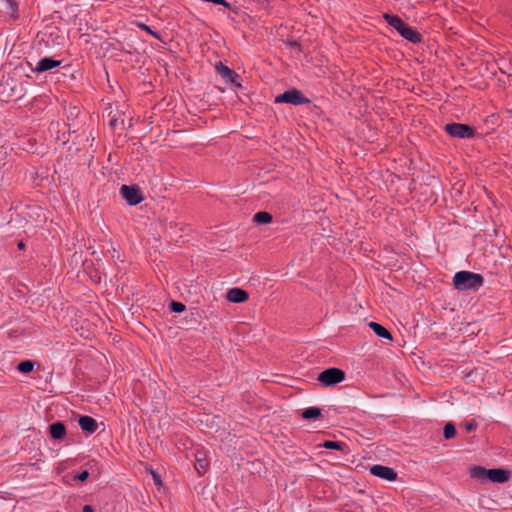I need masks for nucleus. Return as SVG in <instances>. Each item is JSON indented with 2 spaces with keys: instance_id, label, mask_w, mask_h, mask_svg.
I'll return each mask as SVG.
<instances>
[{
  "instance_id": "6",
  "label": "nucleus",
  "mask_w": 512,
  "mask_h": 512,
  "mask_svg": "<svg viewBox=\"0 0 512 512\" xmlns=\"http://www.w3.org/2000/svg\"><path fill=\"white\" fill-rule=\"evenodd\" d=\"M215 70L226 83L233 84L236 87H241V84L239 83L240 76L221 61L216 63Z\"/></svg>"
},
{
  "instance_id": "9",
  "label": "nucleus",
  "mask_w": 512,
  "mask_h": 512,
  "mask_svg": "<svg viewBox=\"0 0 512 512\" xmlns=\"http://www.w3.org/2000/svg\"><path fill=\"white\" fill-rule=\"evenodd\" d=\"M398 33L406 40L413 44H418L422 41V35L413 27L405 24Z\"/></svg>"
},
{
  "instance_id": "32",
  "label": "nucleus",
  "mask_w": 512,
  "mask_h": 512,
  "mask_svg": "<svg viewBox=\"0 0 512 512\" xmlns=\"http://www.w3.org/2000/svg\"><path fill=\"white\" fill-rule=\"evenodd\" d=\"M17 247H18V249L23 250L25 248V244L22 241H20L18 243Z\"/></svg>"
},
{
  "instance_id": "12",
  "label": "nucleus",
  "mask_w": 512,
  "mask_h": 512,
  "mask_svg": "<svg viewBox=\"0 0 512 512\" xmlns=\"http://www.w3.org/2000/svg\"><path fill=\"white\" fill-rule=\"evenodd\" d=\"M78 423H79L80 428L84 432H87L89 434H93L94 432H96V430L98 428L97 421L93 417H90V416H86V415L80 416L78 419Z\"/></svg>"
},
{
  "instance_id": "2",
  "label": "nucleus",
  "mask_w": 512,
  "mask_h": 512,
  "mask_svg": "<svg viewBox=\"0 0 512 512\" xmlns=\"http://www.w3.org/2000/svg\"><path fill=\"white\" fill-rule=\"evenodd\" d=\"M345 379V372L340 368H328L318 374L317 380L324 387L335 386Z\"/></svg>"
},
{
  "instance_id": "19",
  "label": "nucleus",
  "mask_w": 512,
  "mask_h": 512,
  "mask_svg": "<svg viewBox=\"0 0 512 512\" xmlns=\"http://www.w3.org/2000/svg\"><path fill=\"white\" fill-rule=\"evenodd\" d=\"M301 416L305 420L318 419L322 416V412L318 407H309L302 412Z\"/></svg>"
},
{
  "instance_id": "17",
  "label": "nucleus",
  "mask_w": 512,
  "mask_h": 512,
  "mask_svg": "<svg viewBox=\"0 0 512 512\" xmlns=\"http://www.w3.org/2000/svg\"><path fill=\"white\" fill-rule=\"evenodd\" d=\"M383 18L390 26L396 29L397 32L405 25L404 21L397 15L384 13Z\"/></svg>"
},
{
  "instance_id": "25",
  "label": "nucleus",
  "mask_w": 512,
  "mask_h": 512,
  "mask_svg": "<svg viewBox=\"0 0 512 512\" xmlns=\"http://www.w3.org/2000/svg\"><path fill=\"white\" fill-rule=\"evenodd\" d=\"M89 475H90V474H89V471H88V470H83L82 472H80V473H78V474L74 475V476H73V479H74L75 481L84 482L85 480H87V479H88Z\"/></svg>"
},
{
  "instance_id": "5",
  "label": "nucleus",
  "mask_w": 512,
  "mask_h": 512,
  "mask_svg": "<svg viewBox=\"0 0 512 512\" xmlns=\"http://www.w3.org/2000/svg\"><path fill=\"white\" fill-rule=\"evenodd\" d=\"M120 195L130 206L138 205L144 200L143 193L137 185H122Z\"/></svg>"
},
{
  "instance_id": "20",
  "label": "nucleus",
  "mask_w": 512,
  "mask_h": 512,
  "mask_svg": "<svg viewBox=\"0 0 512 512\" xmlns=\"http://www.w3.org/2000/svg\"><path fill=\"white\" fill-rule=\"evenodd\" d=\"M35 362L31 360H24L21 361L17 365V370L21 373L27 374L33 371Z\"/></svg>"
},
{
  "instance_id": "15",
  "label": "nucleus",
  "mask_w": 512,
  "mask_h": 512,
  "mask_svg": "<svg viewBox=\"0 0 512 512\" xmlns=\"http://www.w3.org/2000/svg\"><path fill=\"white\" fill-rule=\"evenodd\" d=\"M368 326L372 329V331L381 338L387 339L389 341L393 340L391 333L381 324L377 322H370Z\"/></svg>"
},
{
  "instance_id": "1",
  "label": "nucleus",
  "mask_w": 512,
  "mask_h": 512,
  "mask_svg": "<svg viewBox=\"0 0 512 512\" xmlns=\"http://www.w3.org/2000/svg\"><path fill=\"white\" fill-rule=\"evenodd\" d=\"M483 284V276L471 271H459L453 277L454 288L460 291H478Z\"/></svg>"
},
{
  "instance_id": "22",
  "label": "nucleus",
  "mask_w": 512,
  "mask_h": 512,
  "mask_svg": "<svg viewBox=\"0 0 512 512\" xmlns=\"http://www.w3.org/2000/svg\"><path fill=\"white\" fill-rule=\"evenodd\" d=\"M456 433H457V431H456L455 425L453 423L448 422L445 424L444 429H443V435L446 440H449V439L455 437Z\"/></svg>"
},
{
  "instance_id": "4",
  "label": "nucleus",
  "mask_w": 512,
  "mask_h": 512,
  "mask_svg": "<svg viewBox=\"0 0 512 512\" xmlns=\"http://www.w3.org/2000/svg\"><path fill=\"white\" fill-rule=\"evenodd\" d=\"M275 102L276 103H287V104H292V105L298 106V105L308 104V103H310V100L307 97H305L304 94L300 90L293 88V89L285 91L282 94L277 95L275 98Z\"/></svg>"
},
{
  "instance_id": "24",
  "label": "nucleus",
  "mask_w": 512,
  "mask_h": 512,
  "mask_svg": "<svg viewBox=\"0 0 512 512\" xmlns=\"http://www.w3.org/2000/svg\"><path fill=\"white\" fill-rule=\"evenodd\" d=\"M171 312L182 313L186 310V306L182 302L172 301L169 305Z\"/></svg>"
},
{
  "instance_id": "33",
  "label": "nucleus",
  "mask_w": 512,
  "mask_h": 512,
  "mask_svg": "<svg viewBox=\"0 0 512 512\" xmlns=\"http://www.w3.org/2000/svg\"><path fill=\"white\" fill-rule=\"evenodd\" d=\"M507 112L512 116V110H508Z\"/></svg>"
},
{
  "instance_id": "27",
  "label": "nucleus",
  "mask_w": 512,
  "mask_h": 512,
  "mask_svg": "<svg viewBox=\"0 0 512 512\" xmlns=\"http://www.w3.org/2000/svg\"><path fill=\"white\" fill-rule=\"evenodd\" d=\"M477 428V423L475 421L466 422L465 423V429L466 431L470 432Z\"/></svg>"
},
{
  "instance_id": "3",
  "label": "nucleus",
  "mask_w": 512,
  "mask_h": 512,
  "mask_svg": "<svg viewBox=\"0 0 512 512\" xmlns=\"http://www.w3.org/2000/svg\"><path fill=\"white\" fill-rule=\"evenodd\" d=\"M444 130L453 138L472 139L475 137V129L463 123H448L444 126Z\"/></svg>"
},
{
  "instance_id": "21",
  "label": "nucleus",
  "mask_w": 512,
  "mask_h": 512,
  "mask_svg": "<svg viewBox=\"0 0 512 512\" xmlns=\"http://www.w3.org/2000/svg\"><path fill=\"white\" fill-rule=\"evenodd\" d=\"M321 446L326 448V449H329V450H340V451H343L344 448L346 447V444L343 443V442H339V441L327 440V441H324Z\"/></svg>"
},
{
  "instance_id": "10",
  "label": "nucleus",
  "mask_w": 512,
  "mask_h": 512,
  "mask_svg": "<svg viewBox=\"0 0 512 512\" xmlns=\"http://www.w3.org/2000/svg\"><path fill=\"white\" fill-rule=\"evenodd\" d=\"M60 64H61L60 60H55L50 57H45V58H42L37 63V66L33 69V71L36 73L46 72V71H49L53 68L60 66Z\"/></svg>"
},
{
  "instance_id": "31",
  "label": "nucleus",
  "mask_w": 512,
  "mask_h": 512,
  "mask_svg": "<svg viewBox=\"0 0 512 512\" xmlns=\"http://www.w3.org/2000/svg\"><path fill=\"white\" fill-rule=\"evenodd\" d=\"M153 478H154V481H155V483H156L157 485H158V484H159V485L161 484L160 476H159L158 474L153 473Z\"/></svg>"
},
{
  "instance_id": "14",
  "label": "nucleus",
  "mask_w": 512,
  "mask_h": 512,
  "mask_svg": "<svg viewBox=\"0 0 512 512\" xmlns=\"http://www.w3.org/2000/svg\"><path fill=\"white\" fill-rule=\"evenodd\" d=\"M209 466L208 459L206 457V454L202 451H197L195 453V464L194 467L199 475H203L206 473Z\"/></svg>"
},
{
  "instance_id": "7",
  "label": "nucleus",
  "mask_w": 512,
  "mask_h": 512,
  "mask_svg": "<svg viewBox=\"0 0 512 512\" xmlns=\"http://www.w3.org/2000/svg\"><path fill=\"white\" fill-rule=\"evenodd\" d=\"M370 473L373 476L379 477L381 479L387 480V481H395L397 479V472L388 466L383 465H373L370 468Z\"/></svg>"
},
{
  "instance_id": "16",
  "label": "nucleus",
  "mask_w": 512,
  "mask_h": 512,
  "mask_svg": "<svg viewBox=\"0 0 512 512\" xmlns=\"http://www.w3.org/2000/svg\"><path fill=\"white\" fill-rule=\"evenodd\" d=\"M489 469H486L482 466H473L470 469V476L471 478L480 480V481H488V472Z\"/></svg>"
},
{
  "instance_id": "18",
  "label": "nucleus",
  "mask_w": 512,
  "mask_h": 512,
  "mask_svg": "<svg viewBox=\"0 0 512 512\" xmlns=\"http://www.w3.org/2000/svg\"><path fill=\"white\" fill-rule=\"evenodd\" d=\"M273 220V216L266 211H260L254 214L253 222L257 224H269Z\"/></svg>"
},
{
  "instance_id": "29",
  "label": "nucleus",
  "mask_w": 512,
  "mask_h": 512,
  "mask_svg": "<svg viewBox=\"0 0 512 512\" xmlns=\"http://www.w3.org/2000/svg\"><path fill=\"white\" fill-rule=\"evenodd\" d=\"M287 45L291 48L300 49V44L297 41H289Z\"/></svg>"
},
{
  "instance_id": "23",
  "label": "nucleus",
  "mask_w": 512,
  "mask_h": 512,
  "mask_svg": "<svg viewBox=\"0 0 512 512\" xmlns=\"http://www.w3.org/2000/svg\"><path fill=\"white\" fill-rule=\"evenodd\" d=\"M136 25L138 28L146 31L148 34H150L154 38L162 41L161 35L157 31L153 30L150 26L146 25L145 23H141V22H137Z\"/></svg>"
},
{
  "instance_id": "26",
  "label": "nucleus",
  "mask_w": 512,
  "mask_h": 512,
  "mask_svg": "<svg viewBox=\"0 0 512 512\" xmlns=\"http://www.w3.org/2000/svg\"><path fill=\"white\" fill-rule=\"evenodd\" d=\"M5 1L7 3L8 9L12 13H17V11H18V3L16 2V0H5Z\"/></svg>"
},
{
  "instance_id": "8",
  "label": "nucleus",
  "mask_w": 512,
  "mask_h": 512,
  "mask_svg": "<svg viewBox=\"0 0 512 512\" xmlns=\"http://www.w3.org/2000/svg\"><path fill=\"white\" fill-rule=\"evenodd\" d=\"M488 481L492 483H505L511 477V472L503 468H493L488 470Z\"/></svg>"
},
{
  "instance_id": "13",
  "label": "nucleus",
  "mask_w": 512,
  "mask_h": 512,
  "mask_svg": "<svg viewBox=\"0 0 512 512\" xmlns=\"http://www.w3.org/2000/svg\"><path fill=\"white\" fill-rule=\"evenodd\" d=\"M49 433L52 439L63 440L66 437V427L63 422H54L49 426Z\"/></svg>"
},
{
  "instance_id": "11",
  "label": "nucleus",
  "mask_w": 512,
  "mask_h": 512,
  "mask_svg": "<svg viewBox=\"0 0 512 512\" xmlns=\"http://www.w3.org/2000/svg\"><path fill=\"white\" fill-rule=\"evenodd\" d=\"M226 298L232 303H243L248 300L249 294L241 288H232L227 292Z\"/></svg>"
},
{
  "instance_id": "28",
  "label": "nucleus",
  "mask_w": 512,
  "mask_h": 512,
  "mask_svg": "<svg viewBox=\"0 0 512 512\" xmlns=\"http://www.w3.org/2000/svg\"><path fill=\"white\" fill-rule=\"evenodd\" d=\"M118 125V119L116 117H113L110 121H109V126L112 128V129H115Z\"/></svg>"
},
{
  "instance_id": "30",
  "label": "nucleus",
  "mask_w": 512,
  "mask_h": 512,
  "mask_svg": "<svg viewBox=\"0 0 512 512\" xmlns=\"http://www.w3.org/2000/svg\"><path fill=\"white\" fill-rule=\"evenodd\" d=\"M83 512H94V508L91 505H84Z\"/></svg>"
}]
</instances>
